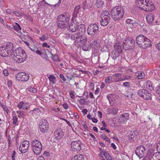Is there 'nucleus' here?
Segmentation results:
<instances>
[{
	"label": "nucleus",
	"instance_id": "obj_20",
	"mask_svg": "<svg viewBox=\"0 0 160 160\" xmlns=\"http://www.w3.org/2000/svg\"><path fill=\"white\" fill-rule=\"evenodd\" d=\"M5 46L6 47V48L8 51H10V53H9V55L11 56L12 54V53H13V52H14L13 51L14 49L13 47V43L10 42H8L6 43V45Z\"/></svg>",
	"mask_w": 160,
	"mask_h": 160
},
{
	"label": "nucleus",
	"instance_id": "obj_58",
	"mask_svg": "<svg viewBox=\"0 0 160 160\" xmlns=\"http://www.w3.org/2000/svg\"><path fill=\"white\" fill-rule=\"evenodd\" d=\"M89 134L90 135V136L92 138V139H93V140L95 142V141H97V140H96V138L94 136L92 133H89Z\"/></svg>",
	"mask_w": 160,
	"mask_h": 160
},
{
	"label": "nucleus",
	"instance_id": "obj_3",
	"mask_svg": "<svg viewBox=\"0 0 160 160\" xmlns=\"http://www.w3.org/2000/svg\"><path fill=\"white\" fill-rule=\"evenodd\" d=\"M124 14L123 8L121 6H116L113 8L111 11V15L114 21L120 20Z\"/></svg>",
	"mask_w": 160,
	"mask_h": 160
},
{
	"label": "nucleus",
	"instance_id": "obj_4",
	"mask_svg": "<svg viewBox=\"0 0 160 160\" xmlns=\"http://www.w3.org/2000/svg\"><path fill=\"white\" fill-rule=\"evenodd\" d=\"M70 18L68 15L61 14L58 18V27L62 28H65L68 24V22L70 20Z\"/></svg>",
	"mask_w": 160,
	"mask_h": 160
},
{
	"label": "nucleus",
	"instance_id": "obj_55",
	"mask_svg": "<svg viewBox=\"0 0 160 160\" xmlns=\"http://www.w3.org/2000/svg\"><path fill=\"white\" fill-rule=\"evenodd\" d=\"M51 54L52 57H53V59L55 61H56L58 58V56L57 55H53L52 53H51Z\"/></svg>",
	"mask_w": 160,
	"mask_h": 160
},
{
	"label": "nucleus",
	"instance_id": "obj_42",
	"mask_svg": "<svg viewBox=\"0 0 160 160\" xmlns=\"http://www.w3.org/2000/svg\"><path fill=\"white\" fill-rule=\"evenodd\" d=\"M40 35L41 36L39 37V39L42 42L44 41L48 38V36L44 34H41Z\"/></svg>",
	"mask_w": 160,
	"mask_h": 160
},
{
	"label": "nucleus",
	"instance_id": "obj_52",
	"mask_svg": "<svg viewBox=\"0 0 160 160\" xmlns=\"http://www.w3.org/2000/svg\"><path fill=\"white\" fill-rule=\"evenodd\" d=\"M29 48L32 50V51L35 52L36 49H37V47L35 45H33V46H31Z\"/></svg>",
	"mask_w": 160,
	"mask_h": 160
},
{
	"label": "nucleus",
	"instance_id": "obj_39",
	"mask_svg": "<svg viewBox=\"0 0 160 160\" xmlns=\"http://www.w3.org/2000/svg\"><path fill=\"white\" fill-rule=\"evenodd\" d=\"M14 29L17 32H19L21 30V28L20 25L17 22L13 25Z\"/></svg>",
	"mask_w": 160,
	"mask_h": 160
},
{
	"label": "nucleus",
	"instance_id": "obj_10",
	"mask_svg": "<svg viewBox=\"0 0 160 160\" xmlns=\"http://www.w3.org/2000/svg\"><path fill=\"white\" fill-rule=\"evenodd\" d=\"M47 121L44 119H42L39 123V127L40 131L42 132H45L48 131V128Z\"/></svg>",
	"mask_w": 160,
	"mask_h": 160
},
{
	"label": "nucleus",
	"instance_id": "obj_48",
	"mask_svg": "<svg viewBox=\"0 0 160 160\" xmlns=\"http://www.w3.org/2000/svg\"><path fill=\"white\" fill-rule=\"evenodd\" d=\"M12 120L13 121V124L14 125H16L18 121V118L16 116L13 115H12Z\"/></svg>",
	"mask_w": 160,
	"mask_h": 160
},
{
	"label": "nucleus",
	"instance_id": "obj_56",
	"mask_svg": "<svg viewBox=\"0 0 160 160\" xmlns=\"http://www.w3.org/2000/svg\"><path fill=\"white\" fill-rule=\"evenodd\" d=\"M71 21H72V22L71 23H76V22L77 23H78L76 21V17L75 16H73L72 17Z\"/></svg>",
	"mask_w": 160,
	"mask_h": 160
},
{
	"label": "nucleus",
	"instance_id": "obj_35",
	"mask_svg": "<svg viewBox=\"0 0 160 160\" xmlns=\"http://www.w3.org/2000/svg\"><path fill=\"white\" fill-rule=\"evenodd\" d=\"M120 53L113 50L110 54L111 57L113 60H116Z\"/></svg>",
	"mask_w": 160,
	"mask_h": 160
},
{
	"label": "nucleus",
	"instance_id": "obj_25",
	"mask_svg": "<svg viewBox=\"0 0 160 160\" xmlns=\"http://www.w3.org/2000/svg\"><path fill=\"white\" fill-rule=\"evenodd\" d=\"M118 110L116 108H110L107 109V112L108 114H112V115H115L117 114Z\"/></svg>",
	"mask_w": 160,
	"mask_h": 160
},
{
	"label": "nucleus",
	"instance_id": "obj_36",
	"mask_svg": "<svg viewBox=\"0 0 160 160\" xmlns=\"http://www.w3.org/2000/svg\"><path fill=\"white\" fill-rule=\"evenodd\" d=\"M143 0H138L136 2V5L137 7L141 8L142 9V7L145 6Z\"/></svg>",
	"mask_w": 160,
	"mask_h": 160
},
{
	"label": "nucleus",
	"instance_id": "obj_60",
	"mask_svg": "<svg viewBox=\"0 0 160 160\" xmlns=\"http://www.w3.org/2000/svg\"><path fill=\"white\" fill-rule=\"evenodd\" d=\"M39 111V109L38 108H36L33 110H31L30 112L31 113V114H33V113H35L36 112H38Z\"/></svg>",
	"mask_w": 160,
	"mask_h": 160
},
{
	"label": "nucleus",
	"instance_id": "obj_30",
	"mask_svg": "<svg viewBox=\"0 0 160 160\" xmlns=\"http://www.w3.org/2000/svg\"><path fill=\"white\" fill-rule=\"evenodd\" d=\"M128 39H126L122 44L123 48L125 50H129L132 47L131 45H130V44L128 43Z\"/></svg>",
	"mask_w": 160,
	"mask_h": 160
},
{
	"label": "nucleus",
	"instance_id": "obj_63",
	"mask_svg": "<svg viewBox=\"0 0 160 160\" xmlns=\"http://www.w3.org/2000/svg\"><path fill=\"white\" fill-rule=\"evenodd\" d=\"M17 112L18 113L20 116L21 117H23L24 116V113L22 111H17Z\"/></svg>",
	"mask_w": 160,
	"mask_h": 160
},
{
	"label": "nucleus",
	"instance_id": "obj_18",
	"mask_svg": "<svg viewBox=\"0 0 160 160\" xmlns=\"http://www.w3.org/2000/svg\"><path fill=\"white\" fill-rule=\"evenodd\" d=\"M147 37L141 34L138 35L136 38V42L138 46L140 47L143 42L145 40Z\"/></svg>",
	"mask_w": 160,
	"mask_h": 160
},
{
	"label": "nucleus",
	"instance_id": "obj_62",
	"mask_svg": "<svg viewBox=\"0 0 160 160\" xmlns=\"http://www.w3.org/2000/svg\"><path fill=\"white\" fill-rule=\"evenodd\" d=\"M156 91L157 93H160V84L156 87Z\"/></svg>",
	"mask_w": 160,
	"mask_h": 160
},
{
	"label": "nucleus",
	"instance_id": "obj_14",
	"mask_svg": "<svg viewBox=\"0 0 160 160\" xmlns=\"http://www.w3.org/2000/svg\"><path fill=\"white\" fill-rule=\"evenodd\" d=\"M145 6L142 7V9L145 11H152L155 9V6L152 2L150 3L145 4Z\"/></svg>",
	"mask_w": 160,
	"mask_h": 160
},
{
	"label": "nucleus",
	"instance_id": "obj_13",
	"mask_svg": "<svg viewBox=\"0 0 160 160\" xmlns=\"http://www.w3.org/2000/svg\"><path fill=\"white\" fill-rule=\"evenodd\" d=\"M125 22L127 26L131 28L136 27L138 25L137 22L134 19L128 18L126 20Z\"/></svg>",
	"mask_w": 160,
	"mask_h": 160
},
{
	"label": "nucleus",
	"instance_id": "obj_34",
	"mask_svg": "<svg viewBox=\"0 0 160 160\" xmlns=\"http://www.w3.org/2000/svg\"><path fill=\"white\" fill-rule=\"evenodd\" d=\"M143 95V99L145 100H151L152 98V94L149 91L146 90L145 93Z\"/></svg>",
	"mask_w": 160,
	"mask_h": 160
},
{
	"label": "nucleus",
	"instance_id": "obj_22",
	"mask_svg": "<svg viewBox=\"0 0 160 160\" xmlns=\"http://www.w3.org/2000/svg\"><path fill=\"white\" fill-rule=\"evenodd\" d=\"M18 107L19 109H27L29 107L30 105L29 104L26 102L21 101L19 102L18 105Z\"/></svg>",
	"mask_w": 160,
	"mask_h": 160
},
{
	"label": "nucleus",
	"instance_id": "obj_29",
	"mask_svg": "<svg viewBox=\"0 0 160 160\" xmlns=\"http://www.w3.org/2000/svg\"><path fill=\"white\" fill-rule=\"evenodd\" d=\"M138 132L135 129L132 130L130 133V136H128L129 139L131 141H133V138L138 135Z\"/></svg>",
	"mask_w": 160,
	"mask_h": 160
},
{
	"label": "nucleus",
	"instance_id": "obj_16",
	"mask_svg": "<svg viewBox=\"0 0 160 160\" xmlns=\"http://www.w3.org/2000/svg\"><path fill=\"white\" fill-rule=\"evenodd\" d=\"M10 51H8L5 46L0 47V54L2 57H10Z\"/></svg>",
	"mask_w": 160,
	"mask_h": 160
},
{
	"label": "nucleus",
	"instance_id": "obj_9",
	"mask_svg": "<svg viewBox=\"0 0 160 160\" xmlns=\"http://www.w3.org/2000/svg\"><path fill=\"white\" fill-rule=\"evenodd\" d=\"M29 146V142L27 140H24L20 144L19 149V151L22 153L27 152Z\"/></svg>",
	"mask_w": 160,
	"mask_h": 160
},
{
	"label": "nucleus",
	"instance_id": "obj_17",
	"mask_svg": "<svg viewBox=\"0 0 160 160\" xmlns=\"http://www.w3.org/2000/svg\"><path fill=\"white\" fill-rule=\"evenodd\" d=\"M54 133L55 138L58 140L61 139L64 135V132L60 128L56 130L55 131Z\"/></svg>",
	"mask_w": 160,
	"mask_h": 160
},
{
	"label": "nucleus",
	"instance_id": "obj_43",
	"mask_svg": "<svg viewBox=\"0 0 160 160\" xmlns=\"http://www.w3.org/2000/svg\"><path fill=\"white\" fill-rule=\"evenodd\" d=\"M103 155L104 156L106 159L108 160H112V157L107 152H102Z\"/></svg>",
	"mask_w": 160,
	"mask_h": 160
},
{
	"label": "nucleus",
	"instance_id": "obj_45",
	"mask_svg": "<svg viewBox=\"0 0 160 160\" xmlns=\"http://www.w3.org/2000/svg\"><path fill=\"white\" fill-rule=\"evenodd\" d=\"M153 158H155L156 160H160V152H157L153 155Z\"/></svg>",
	"mask_w": 160,
	"mask_h": 160
},
{
	"label": "nucleus",
	"instance_id": "obj_32",
	"mask_svg": "<svg viewBox=\"0 0 160 160\" xmlns=\"http://www.w3.org/2000/svg\"><path fill=\"white\" fill-rule=\"evenodd\" d=\"M86 42L84 43H80L82 45V49L84 51H88L90 50L91 48V46L90 44L87 43Z\"/></svg>",
	"mask_w": 160,
	"mask_h": 160
},
{
	"label": "nucleus",
	"instance_id": "obj_47",
	"mask_svg": "<svg viewBox=\"0 0 160 160\" xmlns=\"http://www.w3.org/2000/svg\"><path fill=\"white\" fill-rule=\"evenodd\" d=\"M107 98L109 101L110 104H111L112 102L113 101L112 98L113 97V95L112 94H108L106 96Z\"/></svg>",
	"mask_w": 160,
	"mask_h": 160
},
{
	"label": "nucleus",
	"instance_id": "obj_15",
	"mask_svg": "<svg viewBox=\"0 0 160 160\" xmlns=\"http://www.w3.org/2000/svg\"><path fill=\"white\" fill-rule=\"evenodd\" d=\"M151 42L150 40L147 38L142 43L139 47L143 49L150 48L152 46Z\"/></svg>",
	"mask_w": 160,
	"mask_h": 160
},
{
	"label": "nucleus",
	"instance_id": "obj_61",
	"mask_svg": "<svg viewBox=\"0 0 160 160\" xmlns=\"http://www.w3.org/2000/svg\"><path fill=\"white\" fill-rule=\"evenodd\" d=\"M71 98L74 99L75 97V96L74 94V92L70 91L69 92Z\"/></svg>",
	"mask_w": 160,
	"mask_h": 160
},
{
	"label": "nucleus",
	"instance_id": "obj_26",
	"mask_svg": "<svg viewBox=\"0 0 160 160\" xmlns=\"http://www.w3.org/2000/svg\"><path fill=\"white\" fill-rule=\"evenodd\" d=\"M146 19L147 22L149 24H152L154 19L153 14L151 13H148L146 16Z\"/></svg>",
	"mask_w": 160,
	"mask_h": 160
},
{
	"label": "nucleus",
	"instance_id": "obj_33",
	"mask_svg": "<svg viewBox=\"0 0 160 160\" xmlns=\"http://www.w3.org/2000/svg\"><path fill=\"white\" fill-rule=\"evenodd\" d=\"M95 5L98 8H102L104 5V2L103 0H96Z\"/></svg>",
	"mask_w": 160,
	"mask_h": 160
},
{
	"label": "nucleus",
	"instance_id": "obj_50",
	"mask_svg": "<svg viewBox=\"0 0 160 160\" xmlns=\"http://www.w3.org/2000/svg\"><path fill=\"white\" fill-rule=\"evenodd\" d=\"M28 89L31 92L35 93L37 92V89L33 87H29L28 88Z\"/></svg>",
	"mask_w": 160,
	"mask_h": 160
},
{
	"label": "nucleus",
	"instance_id": "obj_11",
	"mask_svg": "<svg viewBox=\"0 0 160 160\" xmlns=\"http://www.w3.org/2000/svg\"><path fill=\"white\" fill-rule=\"evenodd\" d=\"M145 151V149L144 147L141 145L137 148L135 150V153L138 158H140L144 156Z\"/></svg>",
	"mask_w": 160,
	"mask_h": 160
},
{
	"label": "nucleus",
	"instance_id": "obj_64",
	"mask_svg": "<svg viewBox=\"0 0 160 160\" xmlns=\"http://www.w3.org/2000/svg\"><path fill=\"white\" fill-rule=\"evenodd\" d=\"M142 160H150V156L147 155L145 156Z\"/></svg>",
	"mask_w": 160,
	"mask_h": 160
},
{
	"label": "nucleus",
	"instance_id": "obj_1",
	"mask_svg": "<svg viewBox=\"0 0 160 160\" xmlns=\"http://www.w3.org/2000/svg\"><path fill=\"white\" fill-rule=\"evenodd\" d=\"M11 57L17 63H21L26 61L27 56L24 51L19 47L15 50Z\"/></svg>",
	"mask_w": 160,
	"mask_h": 160
},
{
	"label": "nucleus",
	"instance_id": "obj_2",
	"mask_svg": "<svg viewBox=\"0 0 160 160\" xmlns=\"http://www.w3.org/2000/svg\"><path fill=\"white\" fill-rule=\"evenodd\" d=\"M71 40L74 41L75 45H79L80 43H84L87 42L88 39L84 35H81L80 33H70L67 36Z\"/></svg>",
	"mask_w": 160,
	"mask_h": 160
},
{
	"label": "nucleus",
	"instance_id": "obj_54",
	"mask_svg": "<svg viewBox=\"0 0 160 160\" xmlns=\"http://www.w3.org/2000/svg\"><path fill=\"white\" fill-rule=\"evenodd\" d=\"M2 106L4 111H5L7 114H8L9 112V110L7 107H6V106L3 105H2Z\"/></svg>",
	"mask_w": 160,
	"mask_h": 160
},
{
	"label": "nucleus",
	"instance_id": "obj_7",
	"mask_svg": "<svg viewBox=\"0 0 160 160\" xmlns=\"http://www.w3.org/2000/svg\"><path fill=\"white\" fill-rule=\"evenodd\" d=\"M98 31V26L96 23L91 24L89 25L87 30L88 34L92 36L97 34Z\"/></svg>",
	"mask_w": 160,
	"mask_h": 160
},
{
	"label": "nucleus",
	"instance_id": "obj_19",
	"mask_svg": "<svg viewBox=\"0 0 160 160\" xmlns=\"http://www.w3.org/2000/svg\"><path fill=\"white\" fill-rule=\"evenodd\" d=\"M129 117V114L127 113L122 114L119 118L118 121L120 122H125L127 121Z\"/></svg>",
	"mask_w": 160,
	"mask_h": 160
},
{
	"label": "nucleus",
	"instance_id": "obj_6",
	"mask_svg": "<svg viewBox=\"0 0 160 160\" xmlns=\"http://www.w3.org/2000/svg\"><path fill=\"white\" fill-rule=\"evenodd\" d=\"M110 15L109 12L106 10L104 11L101 16V25L102 26H107L110 22Z\"/></svg>",
	"mask_w": 160,
	"mask_h": 160
},
{
	"label": "nucleus",
	"instance_id": "obj_40",
	"mask_svg": "<svg viewBox=\"0 0 160 160\" xmlns=\"http://www.w3.org/2000/svg\"><path fill=\"white\" fill-rule=\"evenodd\" d=\"M146 90L144 89H141L139 90L138 92V94L139 96L143 98V95L145 93Z\"/></svg>",
	"mask_w": 160,
	"mask_h": 160
},
{
	"label": "nucleus",
	"instance_id": "obj_37",
	"mask_svg": "<svg viewBox=\"0 0 160 160\" xmlns=\"http://www.w3.org/2000/svg\"><path fill=\"white\" fill-rule=\"evenodd\" d=\"M83 155L82 154H78L75 155L74 157L72 159V160H83Z\"/></svg>",
	"mask_w": 160,
	"mask_h": 160
},
{
	"label": "nucleus",
	"instance_id": "obj_31",
	"mask_svg": "<svg viewBox=\"0 0 160 160\" xmlns=\"http://www.w3.org/2000/svg\"><path fill=\"white\" fill-rule=\"evenodd\" d=\"M90 45L91 48L97 50L99 47L100 44L99 42H98L97 41H93L92 42Z\"/></svg>",
	"mask_w": 160,
	"mask_h": 160
},
{
	"label": "nucleus",
	"instance_id": "obj_41",
	"mask_svg": "<svg viewBox=\"0 0 160 160\" xmlns=\"http://www.w3.org/2000/svg\"><path fill=\"white\" fill-rule=\"evenodd\" d=\"M49 81L53 84L55 83L56 82V78L53 75H50L48 77Z\"/></svg>",
	"mask_w": 160,
	"mask_h": 160
},
{
	"label": "nucleus",
	"instance_id": "obj_8",
	"mask_svg": "<svg viewBox=\"0 0 160 160\" xmlns=\"http://www.w3.org/2000/svg\"><path fill=\"white\" fill-rule=\"evenodd\" d=\"M82 145H83L82 144L81 141L80 140L73 141L71 144L72 150L73 152H78L81 150Z\"/></svg>",
	"mask_w": 160,
	"mask_h": 160
},
{
	"label": "nucleus",
	"instance_id": "obj_44",
	"mask_svg": "<svg viewBox=\"0 0 160 160\" xmlns=\"http://www.w3.org/2000/svg\"><path fill=\"white\" fill-rule=\"evenodd\" d=\"M138 74L137 78L139 79H142L145 77V73L143 72H139Z\"/></svg>",
	"mask_w": 160,
	"mask_h": 160
},
{
	"label": "nucleus",
	"instance_id": "obj_23",
	"mask_svg": "<svg viewBox=\"0 0 160 160\" xmlns=\"http://www.w3.org/2000/svg\"><path fill=\"white\" fill-rule=\"evenodd\" d=\"M77 32L80 33V34L82 35H84L85 33V28L84 24H81L78 26Z\"/></svg>",
	"mask_w": 160,
	"mask_h": 160
},
{
	"label": "nucleus",
	"instance_id": "obj_27",
	"mask_svg": "<svg viewBox=\"0 0 160 160\" xmlns=\"http://www.w3.org/2000/svg\"><path fill=\"white\" fill-rule=\"evenodd\" d=\"M121 74L120 73H115L112 75L113 82H118L121 81Z\"/></svg>",
	"mask_w": 160,
	"mask_h": 160
},
{
	"label": "nucleus",
	"instance_id": "obj_53",
	"mask_svg": "<svg viewBox=\"0 0 160 160\" xmlns=\"http://www.w3.org/2000/svg\"><path fill=\"white\" fill-rule=\"evenodd\" d=\"M122 85L125 87L129 88L130 87V82H125L122 83Z\"/></svg>",
	"mask_w": 160,
	"mask_h": 160
},
{
	"label": "nucleus",
	"instance_id": "obj_59",
	"mask_svg": "<svg viewBox=\"0 0 160 160\" xmlns=\"http://www.w3.org/2000/svg\"><path fill=\"white\" fill-rule=\"evenodd\" d=\"M59 77L62 79L63 82H65L66 80V79L64 78V76L61 74L59 75Z\"/></svg>",
	"mask_w": 160,
	"mask_h": 160
},
{
	"label": "nucleus",
	"instance_id": "obj_12",
	"mask_svg": "<svg viewBox=\"0 0 160 160\" xmlns=\"http://www.w3.org/2000/svg\"><path fill=\"white\" fill-rule=\"evenodd\" d=\"M29 76L28 74L24 72H20L18 73L16 78L18 80L27 81L29 79Z\"/></svg>",
	"mask_w": 160,
	"mask_h": 160
},
{
	"label": "nucleus",
	"instance_id": "obj_51",
	"mask_svg": "<svg viewBox=\"0 0 160 160\" xmlns=\"http://www.w3.org/2000/svg\"><path fill=\"white\" fill-rule=\"evenodd\" d=\"M80 8V6H77L74 9V13L77 14L79 12V10Z\"/></svg>",
	"mask_w": 160,
	"mask_h": 160
},
{
	"label": "nucleus",
	"instance_id": "obj_46",
	"mask_svg": "<svg viewBox=\"0 0 160 160\" xmlns=\"http://www.w3.org/2000/svg\"><path fill=\"white\" fill-rule=\"evenodd\" d=\"M126 39H128V43L130 44V45H131L132 47L135 43L134 40L131 38H128Z\"/></svg>",
	"mask_w": 160,
	"mask_h": 160
},
{
	"label": "nucleus",
	"instance_id": "obj_5",
	"mask_svg": "<svg viewBox=\"0 0 160 160\" xmlns=\"http://www.w3.org/2000/svg\"><path fill=\"white\" fill-rule=\"evenodd\" d=\"M31 146L32 150L36 155H39L41 152L42 148L41 143L37 140L32 141Z\"/></svg>",
	"mask_w": 160,
	"mask_h": 160
},
{
	"label": "nucleus",
	"instance_id": "obj_28",
	"mask_svg": "<svg viewBox=\"0 0 160 160\" xmlns=\"http://www.w3.org/2000/svg\"><path fill=\"white\" fill-rule=\"evenodd\" d=\"M144 88L151 91L153 90V88L152 86L151 82L150 81H147L145 82L144 84Z\"/></svg>",
	"mask_w": 160,
	"mask_h": 160
},
{
	"label": "nucleus",
	"instance_id": "obj_49",
	"mask_svg": "<svg viewBox=\"0 0 160 160\" xmlns=\"http://www.w3.org/2000/svg\"><path fill=\"white\" fill-rule=\"evenodd\" d=\"M132 78L131 76L124 75L121 78V81H125L126 80H128L129 79L131 78Z\"/></svg>",
	"mask_w": 160,
	"mask_h": 160
},
{
	"label": "nucleus",
	"instance_id": "obj_21",
	"mask_svg": "<svg viewBox=\"0 0 160 160\" xmlns=\"http://www.w3.org/2000/svg\"><path fill=\"white\" fill-rule=\"evenodd\" d=\"M78 23H77V22L75 23H71L69 26L68 30L69 32H74L76 31L77 32V30L78 28Z\"/></svg>",
	"mask_w": 160,
	"mask_h": 160
},
{
	"label": "nucleus",
	"instance_id": "obj_57",
	"mask_svg": "<svg viewBox=\"0 0 160 160\" xmlns=\"http://www.w3.org/2000/svg\"><path fill=\"white\" fill-rule=\"evenodd\" d=\"M3 72L4 75L6 76H8L9 74L8 72L7 69H4L3 70Z\"/></svg>",
	"mask_w": 160,
	"mask_h": 160
},
{
	"label": "nucleus",
	"instance_id": "obj_24",
	"mask_svg": "<svg viewBox=\"0 0 160 160\" xmlns=\"http://www.w3.org/2000/svg\"><path fill=\"white\" fill-rule=\"evenodd\" d=\"M114 51L120 53L122 52V50L121 46V44L118 42L116 43L114 45Z\"/></svg>",
	"mask_w": 160,
	"mask_h": 160
},
{
	"label": "nucleus",
	"instance_id": "obj_38",
	"mask_svg": "<svg viewBox=\"0 0 160 160\" xmlns=\"http://www.w3.org/2000/svg\"><path fill=\"white\" fill-rule=\"evenodd\" d=\"M105 81L106 83H110L112 82H114L112 77L111 76H109L106 77Z\"/></svg>",
	"mask_w": 160,
	"mask_h": 160
}]
</instances>
